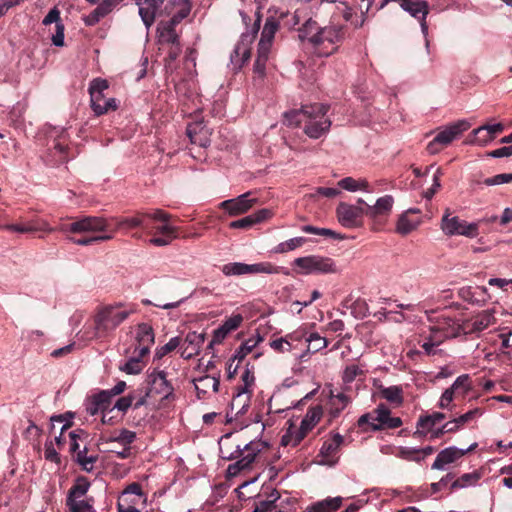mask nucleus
Returning a JSON list of instances; mask_svg holds the SVG:
<instances>
[{
    "label": "nucleus",
    "instance_id": "69168bd1",
    "mask_svg": "<svg viewBox=\"0 0 512 512\" xmlns=\"http://www.w3.org/2000/svg\"><path fill=\"white\" fill-rule=\"evenodd\" d=\"M363 369L355 364L347 366L342 375V380L344 383L349 384L352 383L358 376L362 375Z\"/></svg>",
    "mask_w": 512,
    "mask_h": 512
},
{
    "label": "nucleus",
    "instance_id": "9d476101",
    "mask_svg": "<svg viewBox=\"0 0 512 512\" xmlns=\"http://www.w3.org/2000/svg\"><path fill=\"white\" fill-rule=\"evenodd\" d=\"M259 29L260 18L255 21L252 32L243 33L241 35L240 40L237 42L233 52L230 55V61L234 69H240L243 64L250 58L251 44L253 43Z\"/></svg>",
    "mask_w": 512,
    "mask_h": 512
},
{
    "label": "nucleus",
    "instance_id": "bb28decb",
    "mask_svg": "<svg viewBox=\"0 0 512 512\" xmlns=\"http://www.w3.org/2000/svg\"><path fill=\"white\" fill-rule=\"evenodd\" d=\"M205 340L204 334L197 332H189L181 347V357L190 359L200 352L201 346Z\"/></svg>",
    "mask_w": 512,
    "mask_h": 512
},
{
    "label": "nucleus",
    "instance_id": "864d4df0",
    "mask_svg": "<svg viewBox=\"0 0 512 512\" xmlns=\"http://www.w3.org/2000/svg\"><path fill=\"white\" fill-rule=\"evenodd\" d=\"M480 478L481 474L477 471L465 473L453 482L452 488H466L469 486H474Z\"/></svg>",
    "mask_w": 512,
    "mask_h": 512
},
{
    "label": "nucleus",
    "instance_id": "e2e57ef3",
    "mask_svg": "<svg viewBox=\"0 0 512 512\" xmlns=\"http://www.w3.org/2000/svg\"><path fill=\"white\" fill-rule=\"evenodd\" d=\"M112 238H113V234H100V235H95V236H90V237H82V238H78V239H73L72 241L76 245L89 246L96 242L111 240Z\"/></svg>",
    "mask_w": 512,
    "mask_h": 512
},
{
    "label": "nucleus",
    "instance_id": "7ed1b4c3",
    "mask_svg": "<svg viewBox=\"0 0 512 512\" xmlns=\"http://www.w3.org/2000/svg\"><path fill=\"white\" fill-rule=\"evenodd\" d=\"M148 389L144 396L135 401V407L152 404L154 408L161 409L167 406L174 398V389L168 382L164 371L154 370L148 375Z\"/></svg>",
    "mask_w": 512,
    "mask_h": 512
},
{
    "label": "nucleus",
    "instance_id": "6e6552de",
    "mask_svg": "<svg viewBox=\"0 0 512 512\" xmlns=\"http://www.w3.org/2000/svg\"><path fill=\"white\" fill-rule=\"evenodd\" d=\"M294 265L300 269L299 273L305 275L337 273L339 271L336 263L331 258L320 255L296 258Z\"/></svg>",
    "mask_w": 512,
    "mask_h": 512
},
{
    "label": "nucleus",
    "instance_id": "412c9836",
    "mask_svg": "<svg viewBox=\"0 0 512 512\" xmlns=\"http://www.w3.org/2000/svg\"><path fill=\"white\" fill-rule=\"evenodd\" d=\"M401 8L420 21L422 33L426 37L428 34V25L426 23V16L429 13L428 3L422 0H404L401 3Z\"/></svg>",
    "mask_w": 512,
    "mask_h": 512
},
{
    "label": "nucleus",
    "instance_id": "79ce46f5",
    "mask_svg": "<svg viewBox=\"0 0 512 512\" xmlns=\"http://www.w3.org/2000/svg\"><path fill=\"white\" fill-rule=\"evenodd\" d=\"M323 415V409L321 406L316 405L308 409L304 418L301 421L300 427L304 432L308 434L316 424L320 421Z\"/></svg>",
    "mask_w": 512,
    "mask_h": 512
},
{
    "label": "nucleus",
    "instance_id": "f8f14e48",
    "mask_svg": "<svg viewBox=\"0 0 512 512\" xmlns=\"http://www.w3.org/2000/svg\"><path fill=\"white\" fill-rule=\"evenodd\" d=\"M468 128L469 124L466 121H459L445 127L437 133L431 142H429L427 145L428 152L430 154L438 153L443 147L449 145Z\"/></svg>",
    "mask_w": 512,
    "mask_h": 512
},
{
    "label": "nucleus",
    "instance_id": "cd10ccee",
    "mask_svg": "<svg viewBox=\"0 0 512 512\" xmlns=\"http://www.w3.org/2000/svg\"><path fill=\"white\" fill-rule=\"evenodd\" d=\"M187 134L190 141L200 147H207L210 144L211 132L203 122H194L188 125Z\"/></svg>",
    "mask_w": 512,
    "mask_h": 512
},
{
    "label": "nucleus",
    "instance_id": "3c124183",
    "mask_svg": "<svg viewBox=\"0 0 512 512\" xmlns=\"http://www.w3.org/2000/svg\"><path fill=\"white\" fill-rule=\"evenodd\" d=\"M450 388L455 392L457 397L465 396L472 389L470 376L468 374L458 376Z\"/></svg>",
    "mask_w": 512,
    "mask_h": 512
},
{
    "label": "nucleus",
    "instance_id": "393cba45",
    "mask_svg": "<svg viewBox=\"0 0 512 512\" xmlns=\"http://www.w3.org/2000/svg\"><path fill=\"white\" fill-rule=\"evenodd\" d=\"M43 25L48 26L55 23V33L51 36L53 45L57 47L64 46V25L60 19V11L55 7L51 9L42 21Z\"/></svg>",
    "mask_w": 512,
    "mask_h": 512
},
{
    "label": "nucleus",
    "instance_id": "a211bd4d",
    "mask_svg": "<svg viewBox=\"0 0 512 512\" xmlns=\"http://www.w3.org/2000/svg\"><path fill=\"white\" fill-rule=\"evenodd\" d=\"M251 192H246L236 198L221 202L220 207L230 216H237L246 213L258 203V199L251 197Z\"/></svg>",
    "mask_w": 512,
    "mask_h": 512
},
{
    "label": "nucleus",
    "instance_id": "4c0bfd02",
    "mask_svg": "<svg viewBox=\"0 0 512 512\" xmlns=\"http://www.w3.org/2000/svg\"><path fill=\"white\" fill-rule=\"evenodd\" d=\"M220 455L226 460H238L241 456V445L237 444L231 437V435H224L219 442Z\"/></svg>",
    "mask_w": 512,
    "mask_h": 512
},
{
    "label": "nucleus",
    "instance_id": "5fc2aeb1",
    "mask_svg": "<svg viewBox=\"0 0 512 512\" xmlns=\"http://www.w3.org/2000/svg\"><path fill=\"white\" fill-rule=\"evenodd\" d=\"M306 242L304 237H294L287 241L279 243L274 251L276 253H286L289 251H293L299 247H301Z\"/></svg>",
    "mask_w": 512,
    "mask_h": 512
},
{
    "label": "nucleus",
    "instance_id": "0eeeda50",
    "mask_svg": "<svg viewBox=\"0 0 512 512\" xmlns=\"http://www.w3.org/2000/svg\"><path fill=\"white\" fill-rule=\"evenodd\" d=\"M366 202L359 198L356 204L340 202L336 208L338 222L345 228L354 229L363 225V217L366 215Z\"/></svg>",
    "mask_w": 512,
    "mask_h": 512
},
{
    "label": "nucleus",
    "instance_id": "72a5a7b5",
    "mask_svg": "<svg viewBox=\"0 0 512 512\" xmlns=\"http://www.w3.org/2000/svg\"><path fill=\"white\" fill-rule=\"evenodd\" d=\"M166 9L172 15L169 21L177 25L189 15L191 4L188 0H172Z\"/></svg>",
    "mask_w": 512,
    "mask_h": 512
},
{
    "label": "nucleus",
    "instance_id": "ea45409f",
    "mask_svg": "<svg viewBox=\"0 0 512 512\" xmlns=\"http://www.w3.org/2000/svg\"><path fill=\"white\" fill-rule=\"evenodd\" d=\"M445 419V415L441 412H433L432 414L423 415L417 421V432L423 435L433 433V427Z\"/></svg>",
    "mask_w": 512,
    "mask_h": 512
},
{
    "label": "nucleus",
    "instance_id": "f704fd0d",
    "mask_svg": "<svg viewBox=\"0 0 512 512\" xmlns=\"http://www.w3.org/2000/svg\"><path fill=\"white\" fill-rule=\"evenodd\" d=\"M376 417H378V422L376 425L382 429H394L398 428L402 425V420L399 417L391 416L390 409L384 405L380 404L376 408Z\"/></svg>",
    "mask_w": 512,
    "mask_h": 512
},
{
    "label": "nucleus",
    "instance_id": "6e6d98bb",
    "mask_svg": "<svg viewBox=\"0 0 512 512\" xmlns=\"http://www.w3.org/2000/svg\"><path fill=\"white\" fill-rule=\"evenodd\" d=\"M305 107L301 110H292L284 114L285 122L289 126H298L302 123L305 124Z\"/></svg>",
    "mask_w": 512,
    "mask_h": 512
},
{
    "label": "nucleus",
    "instance_id": "9b49d317",
    "mask_svg": "<svg viewBox=\"0 0 512 512\" xmlns=\"http://www.w3.org/2000/svg\"><path fill=\"white\" fill-rule=\"evenodd\" d=\"M267 447L266 443L260 440H253L241 447V456L238 460L230 464L227 472L230 476H236L240 471L251 466L256 456Z\"/></svg>",
    "mask_w": 512,
    "mask_h": 512
},
{
    "label": "nucleus",
    "instance_id": "c756f323",
    "mask_svg": "<svg viewBox=\"0 0 512 512\" xmlns=\"http://www.w3.org/2000/svg\"><path fill=\"white\" fill-rule=\"evenodd\" d=\"M393 204L394 198L391 195H384L378 198L374 205H365L366 215L372 218L388 215L393 208Z\"/></svg>",
    "mask_w": 512,
    "mask_h": 512
},
{
    "label": "nucleus",
    "instance_id": "4d7b16f0",
    "mask_svg": "<svg viewBox=\"0 0 512 512\" xmlns=\"http://www.w3.org/2000/svg\"><path fill=\"white\" fill-rule=\"evenodd\" d=\"M112 396L111 393H108V391L103 390L96 395H94V399L97 402V405L100 406L101 412H112L111 409L113 407L112 404Z\"/></svg>",
    "mask_w": 512,
    "mask_h": 512
},
{
    "label": "nucleus",
    "instance_id": "bf43d9fd",
    "mask_svg": "<svg viewBox=\"0 0 512 512\" xmlns=\"http://www.w3.org/2000/svg\"><path fill=\"white\" fill-rule=\"evenodd\" d=\"M308 350L312 349L313 352L320 351L328 346L326 338L320 336L318 333H311L307 338Z\"/></svg>",
    "mask_w": 512,
    "mask_h": 512
},
{
    "label": "nucleus",
    "instance_id": "c9c22d12",
    "mask_svg": "<svg viewBox=\"0 0 512 512\" xmlns=\"http://www.w3.org/2000/svg\"><path fill=\"white\" fill-rule=\"evenodd\" d=\"M304 334L300 331L287 334L285 337H281L270 342V347L278 353L291 352L294 348L293 342H300Z\"/></svg>",
    "mask_w": 512,
    "mask_h": 512
},
{
    "label": "nucleus",
    "instance_id": "423d86ee",
    "mask_svg": "<svg viewBox=\"0 0 512 512\" xmlns=\"http://www.w3.org/2000/svg\"><path fill=\"white\" fill-rule=\"evenodd\" d=\"M440 228L447 236H465L475 238L479 234V225L476 222H467L458 216H452L450 209H446L441 219Z\"/></svg>",
    "mask_w": 512,
    "mask_h": 512
},
{
    "label": "nucleus",
    "instance_id": "1a4fd4ad",
    "mask_svg": "<svg viewBox=\"0 0 512 512\" xmlns=\"http://www.w3.org/2000/svg\"><path fill=\"white\" fill-rule=\"evenodd\" d=\"M147 496L139 483L133 482L126 486L117 501L118 512H141L146 506Z\"/></svg>",
    "mask_w": 512,
    "mask_h": 512
},
{
    "label": "nucleus",
    "instance_id": "aec40b11",
    "mask_svg": "<svg viewBox=\"0 0 512 512\" xmlns=\"http://www.w3.org/2000/svg\"><path fill=\"white\" fill-rule=\"evenodd\" d=\"M477 447V443H473L467 449H460L455 446H451L440 451L432 464L434 470H444L445 466L455 462L456 460L463 457L466 453L474 450Z\"/></svg>",
    "mask_w": 512,
    "mask_h": 512
},
{
    "label": "nucleus",
    "instance_id": "dca6fc26",
    "mask_svg": "<svg viewBox=\"0 0 512 512\" xmlns=\"http://www.w3.org/2000/svg\"><path fill=\"white\" fill-rule=\"evenodd\" d=\"M319 36L314 47L320 56H328L336 50V44L342 37V29L337 26H327L321 28Z\"/></svg>",
    "mask_w": 512,
    "mask_h": 512
},
{
    "label": "nucleus",
    "instance_id": "a18cd8bd",
    "mask_svg": "<svg viewBox=\"0 0 512 512\" xmlns=\"http://www.w3.org/2000/svg\"><path fill=\"white\" fill-rule=\"evenodd\" d=\"M262 341L263 337L259 333L252 335L236 350L234 358L242 361Z\"/></svg>",
    "mask_w": 512,
    "mask_h": 512
},
{
    "label": "nucleus",
    "instance_id": "603ef678",
    "mask_svg": "<svg viewBox=\"0 0 512 512\" xmlns=\"http://www.w3.org/2000/svg\"><path fill=\"white\" fill-rule=\"evenodd\" d=\"M143 357L133 352V356L120 367L121 371L131 375L140 373L144 368Z\"/></svg>",
    "mask_w": 512,
    "mask_h": 512
},
{
    "label": "nucleus",
    "instance_id": "b1692460",
    "mask_svg": "<svg viewBox=\"0 0 512 512\" xmlns=\"http://www.w3.org/2000/svg\"><path fill=\"white\" fill-rule=\"evenodd\" d=\"M154 229L155 236L149 240L150 244L154 246H167L178 236L177 228L171 225L169 221L156 225Z\"/></svg>",
    "mask_w": 512,
    "mask_h": 512
},
{
    "label": "nucleus",
    "instance_id": "774afa93",
    "mask_svg": "<svg viewBox=\"0 0 512 512\" xmlns=\"http://www.w3.org/2000/svg\"><path fill=\"white\" fill-rule=\"evenodd\" d=\"M269 55L270 54L257 51V58L254 63V73L257 74L260 78L265 76L266 63L269 59Z\"/></svg>",
    "mask_w": 512,
    "mask_h": 512
},
{
    "label": "nucleus",
    "instance_id": "6ab92c4d",
    "mask_svg": "<svg viewBox=\"0 0 512 512\" xmlns=\"http://www.w3.org/2000/svg\"><path fill=\"white\" fill-rule=\"evenodd\" d=\"M343 442L340 434H335L331 440L325 441L318 454L317 463L323 466H334L337 463V453Z\"/></svg>",
    "mask_w": 512,
    "mask_h": 512
},
{
    "label": "nucleus",
    "instance_id": "4468645a",
    "mask_svg": "<svg viewBox=\"0 0 512 512\" xmlns=\"http://www.w3.org/2000/svg\"><path fill=\"white\" fill-rule=\"evenodd\" d=\"M496 323L495 310L487 309L462 321L463 335H478Z\"/></svg>",
    "mask_w": 512,
    "mask_h": 512
},
{
    "label": "nucleus",
    "instance_id": "f257e3e1",
    "mask_svg": "<svg viewBox=\"0 0 512 512\" xmlns=\"http://www.w3.org/2000/svg\"><path fill=\"white\" fill-rule=\"evenodd\" d=\"M135 313L134 304L122 301L101 304L94 310L91 323L86 324L78 336L83 341L106 339Z\"/></svg>",
    "mask_w": 512,
    "mask_h": 512
},
{
    "label": "nucleus",
    "instance_id": "e433bc0d",
    "mask_svg": "<svg viewBox=\"0 0 512 512\" xmlns=\"http://www.w3.org/2000/svg\"><path fill=\"white\" fill-rule=\"evenodd\" d=\"M219 384V378L210 375L194 379V386L197 391L198 398H204L210 392H217Z\"/></svg>",
    "mask_w": 512,
    "mask_h": 512
},
{
    "label": "nucleus",
    "instance_id": "2eb2a0df",
    "mask_svg": "<svg viewBox=\"0 0 512 512\" xmlns=\"http://www.w3.org/2000/svg\"><path fill=\"white\" fill-rule=\"evenodd\" d=\"M134 340V353L139 356H146L150 352L155 341V334L149 323H139L132 330Z\"/></svg>",
    "mask_w": 512,
    "mask_h": 512
},
{
    "label": "nucleus",
    "instance_id": "680f3d73",
    "mask_svg": "<svg viewBox=\"0 0 512 512\" xmlns=\"http://www.w3.org/2000/svg\"><path fill=\"white\" fill-rule=\"evenodd\" d=\"M377 413H376V409H374L373 411L371 412H368L366 414H363L359 419H358V425L359 427H365V426H368L370 429L372 430H381L380 427H378V425H376V423L378 422V417H376Z\"/></svg>",
    "mask_w": 512,
    "mask_h": 512
},
{
    "label": "nucleus",
    "instance_id": "052dcab7",
    "mask_svg": "<svg viewBox=\"0 0 512 512\" xmlns=\"http://www.w3.org/2000/svg\"><path fill=\"white\" fill-rule=\"evenodd\" d=\"M221 271L225 276L245 275V263H241V262L227 263L221 267Z\"/></svg>",
    "mask_w": 512,
    "mask_h": 512
},
{
    "label": "nucleus",
    "instance_id": "5701e85b",
    "mask_svg": "<svg viewBox=\"0 0 512 512\" xmlns=\"http://www.w3.org/2000/svg\"><path fill=\"white\" fill-rule=\"evenodd\" d=\"M279 21L274 17H268L265 21L264 27L261 32V38L258 43V52L270 54L273 45V40L276 32L279 29Z\"/></svg>",
    "mask_w": 512,
    "mask_h": 512
},
{
    "label": "nucleus",
    "instance_id": "7c9ffc66",
    "mask_svg": "<svg viewBox=\"0 0 512 512\" xmlns=\"http://www.w3.org/2000/svg\"><path fill=\"white\" fill-rule=\"evenodd\" d=\"M90 100L91 107L97 116L117 108V103L114 98H106L104 94L100 92H92V94H90Z\"/></svg>",
    "mask_w": 512,
    "mask_h": 512
},
{
    "label": "nucleus",
    "instance_id": "473e14b6",
    "mask_svg": "<svg viewBox=\"0 0 512 512\" xmlns=\"http://www.w3.org/2000/svg\"><path fill=\"white\" fill-rule=\"evenodd\" d=\"M243 317L240 314H235L226 319L223 324L214 330L213 343H221L229 333L236 330L242 323Z\"/></svg>",
    "mask_w": 512,
    "mask_h": 512
},
{
    "label": "nucleus",
    "instance_id": "2f4dec72",
    "mask_svg": "<svg viewBox=\"0 0 512 512\" xmlns=\"http://www.w3.org/2000/svg\"><path fill=\"white\" fill-rule=\"evenodd\" d=\"M176 24L172 22H161L157 28L158 43L161 46L160 49H164L167 45H173L179 43L178 35L175 32Z\"/></svg>",
    "mask_w": 512,
    "mask_h": 512
},
{
    "label": "nucleus",
    "instance_id": "f03ea898",
    "mask_svg": "<svg viewBox=\"0 0 512 512\" xmlns=\"http://www.w3.org/2000/svg\"><path fill=\"white\" fill-rule=\"evenodd\" d=\"M462 323H458L449 317L442 316L434 325L419 335L418 344L428 356L435 355L438 347L448 338L462 335Z\"/></svg>",
    "mask_w": 512,
    "mask_h": 512
},
{
    "label": "nucleus",
    "instance_id": "20e7f679",
    "mask_svg": "<svg viewBox=\"0 0 512 512\" xmlns=\"http://www.w3.org/2000/svg\"><path fill=\"white\" fill-rule=\"evenodd\" d=\"M305 113L304 131L310 138H320L329 130L331 121L326 115L327 108L324 105L306 106Z\"/></svg>",
    "mask_w": 512,
    "mask_h": 512
},
{
    "label": "nucleus",
    "instance_id": "a19ab883",
    "mask_svg": "<svg viewBox=\"0 0 512 512\" xmlns=\"http://www.w3.org/2000/svg\"><path fill=\"white\" fill-rule=\"evenodd\" d=\"M338 186L348 192H372L371 185L365 178L345 177L338 181Z\"/></svg>",
    "mask_w": 512,
    "mask_h": 512
},
{
    "label": "nucleus",
    "instance_id": "49530a36",
    "mask_svg": "<svg viewBox=\"0 0 512 512\" xmlns=\"http://www.w3.org/2000/svg\"><path fill=\"white\" fill-rule=\"evenodd\" d=\"M350 398L344 393L330 394V414L332 417H337L349 404Z\"/></svg>",
    "mask_w": 512,
    "mask_h": 512
},
{
    "label": "nucleus",
    "instance_id": "de8ad7c7",
    "mask_svg": "<svg viewBox=\"0 0 512 512\" xmlns=\"http://www.w3.org/2000/svg\"><path fill=\"white\" fill-rule=\"evenodd\" d=\"M307 433L301 427L293 428L292 425L288 428L286 433L281 438L282 446H297L305 437Z\"/></svg>",
    "mask_w": 512,
    "mask_h": 512
},
{
    "label": "nucleus",
    "instance_id": "8fccbe9b",
    "mask_svg": "<svg viewBox=\"0 0 512 512\" xmlns=\"http://www.w3.org/2000/svg\"><path fill=\"white\" fill-rule=\"evenodd\" d=\"M419 225V220L409 218L408 212H405L399 217L397 221L396 231L401 235H407L416 230Z\"/></svg>",
    "mask_w": 512,
    "mask_h": 512
},
{
    "label": "nucleus",
    "instance_id": "13d9d810",
    "mask_svg": "<svg viewBox=\"0 0 512 512\" xmlns=\"http://www.w3.org/2000/svg\"><path fill=\"white\" fill-rule=\"evenodd\" d=\"M181 339L179 337H172L165 345L156 348L155 358L161 359L170 352L174 351L180 346Z\"/></svg>",
    "mask_w": 512,
    "mask_h": 512
},
{
    "label": "nucleus",
    "instance_id": "39448f33",
    "mask_svg": "<svg viewBox=\"0 0 512 512\" xmlns=\"http://www.w3.org/2000/svg\"><path fill=\"white\" fill-rule=\"evenodd\" d=\"M90 488V482L85 477H78L70 488L67 506L71 512H96L92 498H85Z\"/></svg>",
    "mask_w": 512,
    "mask_h": 512
},
{
    "label": "nucleus",
    "instance_id": "4be33fe9",
    "mask_svg": "<svg viewBox=\"0 0 512 512\" xmlns=\"http://www.w3.org/2000/svg\"><path fill=\"white\" fill-rule=\"evenodd\" d=\"M503 130L504 126L501 123L482 125L472 131L473 138L470 142L479 146H486Z\"/></svg>",
    "mask_w": 512,
    "mask_h": 512
},
{
    "label": "nucleus",
    "instance_id": "a878e982",
    "mask_svg": "<svg viewBox=\"0 0 512 512\" xmlns=\"http://www.w3.org/2000/svg\"><path fill=\"white\" fill-rule=\"evenodd\" d=\"M273 214L274 213L271 209L263 208L251 215L231 222L230 227L234 229H247L270 219Z\"/></svg>",
    "mask_w": 512,
    "mask_h": 512
},
{
    "label": "nucleus",
    "instance_id": "09e8293b",
    "mask_svg": "<svg viewBox=\"0 0 512 512\" xmlns=\"http://www.w3.org/2000/svg\"><path fill=\"white\" fill-rule=\"evenodd\" d=\"M380 393L384 399L395 406H400L403 403V389L401 386L382 387Z\"/></svg>",
    "mask_w": 512,
    "mask_h": 512
},
{
    "label": "nucleus",
    "instance_id": "338daca9",
    "mask_svg": "<svg viewBox=\"0 0 512 512\" xmlns=\"http://www.w3.org/2000/svg\"><path fill=\"white\" fill-rule=\"evenodd\" d=\"M460 429V425L458 424L456 418H454L453 420L447 421L441 428L436 429L432 433L431 438H438L445 433H455Z\"/></svg>",
    "mask_w": 512,
    "mask_h": 512
},
{
    "label": "nucleus",
    "instance_id": "58836bf2",
    "mask_svg": "<svg viewBox=\"0 0 512 512\" xmlns=\"http://www.w3.org/2000/svg\"><path fill=\"white\" fill-rule=\"evenodd\" d=\"M342 497H328L307 506L302 512H335L342 505Z\"/></svg>",
    "mask_w": 512,
    "mask_h": 512
},
{
    "label": "nucleus",
    "instance_id": "37998d69",
    "mask_svg": "<svg viewBox=\"0 0 512 512\" xmlns=\"http://www.w3.org/2000/svg\"><path fill=\"white\" fill-rule=\"evenodd\" d=\"M320 30H321V27L318 25V23L312 19H309L300 28L299 38L303 41L307 40L314 46L315 42L318 39L317 37H320L319 36Z\"/></svg>",
    "mask_w": 512,
    "mask_h": 512
},
{
    "label": "nucleus",
    "instance_id": "ddd939ff",
    "mask_svg": "<svg viewBox=\"0 0 512 512\" xmlns=\"http://www.w3.org/2000/svg\"><path fill=\"white\" fill-rule=\"evenodd\" d=\"M62 230H68L72 233H93V234H113L109 229L108 221L103 217L88 216L81 218Z\"/></svg>",
    "mask_w": 512,
    "mask_h": 512
},
{
    "label": "nucleus",
    "instance_id": "c85d7f7f",
    "mask_svg": "<svg viewBox=\"0 0 512 512\" xmlns=\"http://www.w3.org/2000/svg\"><path fill=\"white\" fill-rule=\"evenodd\" d=\"M162 3L163 0H136L139 15L147 29L154 23L156 11Z\"/></svg>",
    "mask_w": 512,
    "mask_h": 512
},
{
    "label": "nucleus",
    "instance_id": "f3484780",
    "mask_svg": "<svg viewBox=\"0 0 512 512\" xmlns=\"http://www.w3.org/2000/svg\"><path fill=\"white\" fill-rule=\"evenodd\" d=\"M250 401V391H238L232 398L230 410L227 412L228 421H237L240 425H246V422L242 420V417L247 413L250 407Z\"/></svg>",
    "mask_w": 512,
    "mask_h": 512
},
{
    "label": "nucleus",
    "instance_id": "0e129e2a",
    "mask_svg": "<svg viewBox=\"0 0 512 512\" xmlns=\"http://www.w3.org/2000/svg\"><path fill=\"white\" fill-rule=\"evenodd\" d=\"M97 460V456L87 455V449L78 451L77 453V461L86 471H91L93 469L94 463Z\"/></svg>",
    "mask_w": 512,
    "mask_h": 512
},
{
    "label": "nucleus",
    "instance_id": "c03bdc74",
    "mask_svg": "<svg viewBox=\"0 0 512 512\" xmlns=\"http://www.w3.org/2000/svg\"><path fill=\"white\" fill-rule=\"evenodd\" d=\"M280 267L273 265L270 262H259L254 264L245 263V275L255 274H278Z\"/></svg>",
    "mask_w": 512,
    "mask_h": 512
}]
</instances>
